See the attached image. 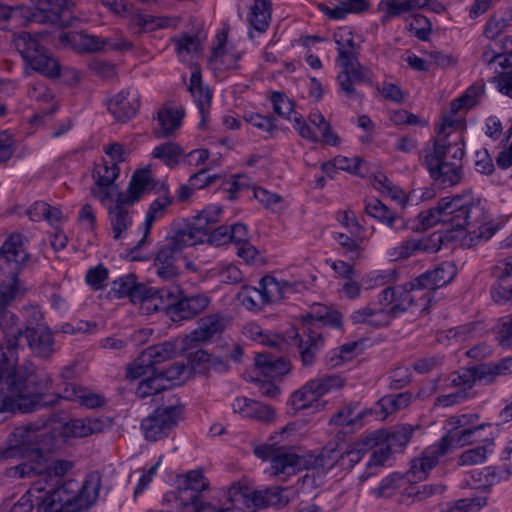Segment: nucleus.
Listing matches in <instances>:
<instances>
[{"label": "nucleus", "mask_w": 512, "mask_h": 512, "mask_svg": "<svg viewBox=\"0 0 512 512\" xmlns=\"http://www.w3.org/2000/svg\"><path fill=\"white\" fill-rule=\"evenodd\" d=\"M447 454L445 450V440H440L437 444L425 449L420 458L414 459L407 474L408 481H422L428 476V473L437 465L440 457Z\"/></svg>", "instance_id": "5701e85b"}, {"label": "nucleus", "mask_w": 512, "mask_h": 512, "mask_svg": "<svg viewBox=\"0 0 512 512\" xmlns=\"http://www.w3.org/2000/svg\"><path fill=\"white\" fill-rule=\"evenodd\" d=\"M30 255L24 247V237L14 233L0 247V269L11 275L9 282L18 286V274L25 267Z\"/></svg>", "instance_id": "ddd939ff"}, {"label": "nucleus", "mask_w": 512, "mask_h": 512, "mask_svg": "<svg viewBox=\"0 0 512 512\" xmlns=\"http://www.w3.org/2000/svg\"><path fill=\"white\" fill-rule=\"evenodd\" d=\"M439 289L435 277L431 270L420 274L410 281V290H417L420 298H423L425 305L432 301V292Z\"/></svg>", "instance_id": "79ce46f5"}, {"label": "nucleus", "mask_w": 512, "mask_h": 512, "mask_svg": "<svg viewBox=\"0 0 512 512\" xmlns=\"http://www.w3.org/2000/svg\"><path fill=\"white\" fill-rule=\"evenodd\" d=\"M485 497L463 498L455 501L443 512H477L486 505Z\"/></svg>", "instance_id": "e2e57ef3"}, {"label": "nucleus", "mask_w": 512, "mask_h": 512, "mask_svg": "<svg viewBox=\"0 0 512 512\" xmlns=\"http://www.w3.org/2000/svg\"><path fill=\"white\" fill-rule=\"evenodd\" d=\"M412 401L410 392H401L381 397L375 404L374 412L382 420L399 410L405 409Z\"/></svg>", "instance_id": "72a5a7b5"}, {"label": "nucleus", "mask_w": 512, "mask_h": 512, "mask_svg": "<svg viewBox=\"0 0 512 512\" xmlns=\"http://www.w3.org/2000/svg\"><path fill=\"white\" fill-rule=\"evenodd\" d=\"M119 174L120 168L116 163L104 162L103 165H98L93 172L94 183L115 184Z\"/></svg>", "instance_id": "6e6d98bb"}, {"label": "nucleus", "mask_w": 512, "mask_h": 512, "mask_svg": "<svg viewBox=\"0 0 512 512\" xmlns=\"http://www.w3.org/2000/svg\"><path fill=\"white\" fill-rule=\"evenodd\" d=\"M14 46L25 64L48 78H58L61 73L59 61L39 41V34L20 32L14 35Z\"/></svg>", "instance_id": "423d86ee"}, {"label": "nucleus", "mask_w": 512, "mask_h": 512, "mask_svg": "<svg viewBox=\"0 0 512 512\" xmlns=\"http://www.w3.org/2000/svg\"><path fill=\"white\" fill-rule=\"evenodd\" d=\"M254 454L263 460H270L274 475H294L306 466V460L285 446L264 444L254 448Z\"/></svg>", "instance_id": "9d476101"}, {"label": "nucleus", "mask_w": 512, "mask_h": 512, "mask_svg": "<svg viewBox=\"0 0 512 512\" xmlns=\"http://www.w3.org/2000/svg\"><path fill=\"white\" fill-rule=\"evenodd\" d=\"M106 426L102 418H77L71 419L66 428L74 437H87L102 432Z\"/></svg>", "instance_id": "ea45409f"}, {"label": "nucleus", "mask_w": 512, "mask_h": 512, "mask_svg": "<svg viewBox=\"0 0 512 512\" xmlns=\"http://www.w3.org/2000/svg\"><path fill=\"white\" fill-rule=\"evenodd\" d=\"M491 452L487 444L465 450L458 458L460 466L476 465L485 462L487 453Z\"/></svg>", "instance_id": "bf43d9fd"}, {"label": "nucleus", "mask_w": 512, "mask_h": 512, "mask_svg": "<svg viewBox=\"0 0 512 512\" xmlns=\"http://www.w3.org/2000/svg\"><path fill=\"white\" fill-rule=\"evenodd\" d=\"M375 443V438L371 437H365L353 443L349 449L341 451L339 467L342 469L353 468L369 451V447Z\"/></svg>", "instance_id": "4c0bfd02"}, {"label": "nucleus", "mask_w": 512, "mask_h": 512, "mask_svg": "<svg viewBox=\"0 0 512 512\" xmlns=\"http://www.w3.org/2000/svg\"><path fill=\"white\" fill-rule=\"evenodd\" d=\"M43 435L32 426L14 428L6 447L0 446V459L26 458L27 460L9 469L10 477L33 478L44 476L49 469V457L39 444Z\"/></svg>", "instance_id": "20e7f679"}, {"label": "nucleus", "mask_w": 512, "mask_h": 512, "mask_svg": "<svg viewBox=\"0 0 512 512\" xmlns=\"http://www.w3.org/2000/svg\"><path fill=\"white\" fill-rule=\"evenodd\" d=\"M100 489V475L96 472L87 475L85 481L79 484L74 479H68L61 484L57 482V487L52 491L56 496L61 493L66 494L72 498V502H78L80 497L86 502L89 501V508L95 503L99 495Z\"/></svg>", "instance_id": "412c9836"}, {"label": "nucleus", "mask_w": 512, "mask_h": 512, "mask_svg": "<svg viewBox=\"0 0 512 512\" xmlns=\"http://www.w3.org/2000/svg\"><path fill=\"white\" fill-rule=\"evenodd\" d=\"M377 313L379 311H375L371 305H368L354 311L350 319L353 324H369L374 327L385 326V319L377 317Z\"/></svg>", "instance_id": "5fc2aeb1"}, {"label": "nucleus", "mask_w": 512, "mask_h": 512, "mask_svg": "<svg viewBox=\"0 0 512 512\" xmlns=\"http://www.w3.org/2000/svg\"><path fill=\"white\" fill-rule=\"evenodd\" d=\"M18 293V286L15 282H2L0 284V330L9 337V330L17 322V316L7 309Z\"/></svg>", "instance_id": "cd10ccee"}, {"label": "nucleus", "mask_w": 512, "mask_h": 512, "mask_svg": "<svg viewBox=\"0 0 512 512\" xmlns=\"http://www.w3.org/2000/svg\"><path fill=\"white\" fill-rule=\"evenodd\" d=\"M254 361L259 372L268 378L281 377L290 370V363L287 359L270 353H257Z\"/></svg>", "instance_id": "7c9ffc66"}, {"label": "nucleus", "mask_w": 512, "mask_h": 512, "mask_svg": "<svg viewBox=\"0 0 512 512\" xmlns=\"http://www.w3.org/2000/svg\"><path fill=\"white\" fill-rule=\"evenodd\" d=\"M188 90L194 98V101L201 114V121L199 126L204 127L206 122V115L211 104L212 93L208 87H203L201 74L199 71L192 72Z\"/></svg>", "instance_id": "473e14b6"}, {"label": "nucleus", "mask_w": 512, "mask_h": 512, "mask_svg": "<svg viewBox=\"0 0 512 512\" xmlns=\"http://www.w3.org/2000/svg\"><path fill=\"white\" fill-rule=\"evenodd\" d=\"M452 127L453 121L444 119L437 136L431 140L432 145L427 143L420 154L422 165L434 184L442 189L460 183L463 177L461 161L465 155V143L460 134L446 131Z\"/></svg>", "instance_id": "7ed1b4c3"}, {"label": "nucleus", "mask_w": 512, "mask_h": 512, "mask_svg": "<svg viewBox=\"0 0 512 512\" xmlns=\"http://www.w3.org/2000/svg\"><path fill=\"white\" fill-rule=\"evenodd\" d=\"M417 229L427 230L436 224L449 223L454 230H466L471 241L489 240L496 229L486 226V211L479 199L470 194L442 198L435 207L418 215Z\"/></svg>", "instance_id": "f03ea898"}, {"label": "nucleus", "mask_w": 512, "mask_h": 512, "mask_svg": "<svg viewBox=\"0 0 512 512\" xmlns=\"http://www.w3.org/2000/svg\"><path fill=\"white\" fill-rule=\"evenodd\" d=\"M365 212L394 231L407 228L405 219L378 199L368 202L365 205Z\"/></svg>", "instance_id": "c85d7f7f"}, {"label": "nucleus", "mask_w": 512, "mask_h": 512, "mask_svg": "<svg viewBox=\"0 0 512 512\" xmlns=\"http://www.w3.org/2000/svg\"><path fill=\"white\" fill-rule=\"evenodd\" d=\"M344 379L339 375H325L308 381L293 394V403L299 408H307L309 403L326 393L341 388Z\"/></svg>", "instance_id": "6ab92c4d"}, {"label": "nucleus", "mask_w": 512, "mask_h": 512, "mask_svg": "<svg viewBox=\"0 0 512 512\" xmlns=\"http://www.w3.org/2000/svg\"><path fill=\"white\" fill-rule=\"evenodd\" d=\"M30 2L35 8V23L69 26V22L62 17L65 12L75 6L73 0H30Z\"/></svg>", "instance_id": "4be33fe9"}, {"label": "nucleus", "mask_w": 512, "mask_h": 512, "mask_svg": "<svg viewBox=\"0 0 512 512\" xmlns=\"http://www.w3.org/2000/svg\"><path fill=\"white\" fill-rule=\"evenodd\" d=\"M164 26L165 25L162 23L160 18L142 14L132 16L128 24L129 30L134 34L154 31L158 28H163Z\"/></svg>", "instance_id": "3c124183"}, {"label": "nucleus", "mask_w": 512, "mask_h": 512, "mask_svg": "<svg viewBox=\"0 0 512 512\" xmlns=\"http://www.w3.org/2000/svg\"><path fill=\"white\" fill-rule=\"evenodd\" d=\"M395 293V287H386L378 295V307H373L375 311H379V313H377V317L385 319V325H388L390 320L393 318L389 313V308L392 305Z\"/></svg>", "instance_id": "4d7b16f0"}, {"label": "nucleus", "mask_w": 512, "mask_h": 512, "mask_svg": "<svg viewBox=\"0 0 512 512\" xmlns=\"http://www.w3.org/2000/svg\"><path fill=\"white\" fill-rule=\"evenodd\" d=\"M109 221L113 231V238L118 240L132 225V216L129 210L107 209Z\"/></svg>", "instance_id": "8fccbe9b"}, {"label": "nucleus", "mask_w": 512, "mask_h": 512, "mask_svg": "<svg viewBox=\"0 0 512 512\" xmlns=\"http://www.w3.org/2000/svg\"><path fill=\"white\" fill-rule=\"evenodd\" d=\"M59 42L64 47H70L77 52L88 53H96L104 49L122 51L132 48V44L126 40L121 39L113 42L109 38L90 35L84 31L62 32L59 35Z\"/></svg>", "instance_id": "9b49d317"}, {"label": "nucleus", "mask_w": 512, "mask_h": 512, "mask_svg": "<svg viewBox=\"0 0 512 512\" xmlns=\"http://www.w3.org/2000/svg\"><path fill=\"white\" fill-rule=\"evenodd\" d=\"M188 247L183 238L176 233L157 252L154 267L156 274L164 281H174L179 275V269L175 265L182 250Z\"/></svg>", "instance_id": "dca6fc26"}, {"label": "nucleus", "mask_w": 512, "mask_h": 512, "mask_svg": "<svg viewBox=\"0 0 512 512\" xmlns=\"http://www.w3.org/2000/svg\"><path fill=\"white\" fill-rule=\"evenodd\" d=\"M413 431L414 429L411 425L405 424L398 426L387 433L382 432V440L393 450V452H397L410 441Z\"/></svg>", "instance_id": "a18cd8bd"}, {"label": "nucleus", "mask_w": 512, "mask_h": 512, "mask_svg": "<svg viewBox=\"0 0 512 512\" xmlns=\"http://www.w3.org/2000/svg\"><path fill=\"white\" fill-rule=\"evenodd\" d=\"M25 329L24 330H38L47 328L44 323V315L41 309L36 305L24 307Z\"/></svg>", "instance_id": "338daca9"}, {"label": "nucleus", "mask_w": 512, "mask_h": 512, "mask_svg": "<svg viewBox=\"0 0 512 512\" xmlns=\"http://www.w3.org/2000/svg\"><path fill=\"white\" fill-rule=\"evenodd\" d=\"M492 274L496 278L490 289L493 301L497 304L512 302V275L494 270H492Z\"/></svg>", "instance_id": "a19ab883"}, {"label": "nucleus", "mask_w": 512, "mask_h": 512, "mask_svg": "<svg viewBox=\"0 0 512 512\" xmlns=\"http://www.w3.org/2000/svg\"><path fill=\"white\" fill-rule=\"evenodd\" d=\"M184 151L180 145L174 142L163 143L156 146L152 152L154 158L160 159L169 167H175L179 163Z\"/></svg>", "instance_id": "de8ad7c7"}, {"label": "nucleus", "mask_w": 512, "mask_h": 512, "mask_svg": "<svg viewBox=\"0 0 512 512\" xmlns=\"http://www.w3.org/2000/svg\"><path fill=\"white\" fill-rule=\"evenodd\" d=\"M285 491V489L279 486L267 487L260 490H249L246 488L244 491L240 490L235 493L234 497L236 501L242 502L244 506L253 511L269 507L281 509L289 502Z\"/></svg>", "instance_id": "2eb2a0df"}, {"label": "nucleus", "mask_w": 512, "mask_h": 512, "mask_svg": "<svg viewBox=\"0 0 512 512\" xmlns=\"http://www.w3.org/2000/svg\"><path fill=\"white\" fill-rule=\"evenodd\" d=\"M171 204H172V198L168 195L159 197V198L155 199L150 204L148 211L146 213V218H145V222H144V226H145L144 235H143L142 239L138 241L137 245L132 248V250H131L132 253L137 251L139 248H141L145 244L146 238L151 231L153 223L165 215L167 208Z\"/></svg>", "instance_id": "c9c22d12"}, {"label": "nucleus", "mask_w": 512, "mask_h": 512, "mask_svg": "<svg viewBox=\"0 0 512 512\" xmlns=\"http://www.w3.org/2000/svg\"><path fill=\"white\" fill-rule=\"evenodd\" d=\"M43 399L53 403H46L42 408L56 406L61 399L78 402L88 409L101 408L106 404V399L102 394L72 382L65 383L60 394L47 395V391L43 392Z\"/></svg>", "instance_id": "f3484780"}, {"label": "nucleus", "mask_w": 512, "mask_h": 512, "mask_svg": "<svg viewBox=\"0 0 512 512\" xmlns=\"http://www.w3.org/2000/svg\"><path fill=\"white\" fill-rule=\"evenodd\" d=\"M211 355L204 350H196L188 356V363L193 373H205L210 369Z\"/></svg>", "instance_id": "774afa93"}, {"label": "nucleus", "mask_w": 512, "mask_h": 512, "mask_svg": "<svg viewBox=\"0 0 512 512\" xmlns=\"http://www.w3.org/2000/svg\"><path fill=\"white\" fill-rule=\"evenodd\" d=\"M136 281V277L134 274H128L112 282L111 290L109 291V295L112 298L121 299L124 297H128L129 293H131V289Z\"/></svg>", "instance_id": "69168bd1"}, {"label": "nucleus", "mask_w": 512, "mask_h": 512, "mask_svg": "<svg viewBox=\"0 0 512 512\" xmlns=\"http://www.w3.org/2000/svg\"><path fill=\"white\" fill-rule=\"evenodd\" d=\"M373 186L375 189L386 194L397 203L403 206L407 203L405 192L400 187L394 185L387 176L383 174L375 176Z\"/></svg>", "instance_id": "09e8293b"}, {"label": "nucleus", "mask_w": 512, "mask_h": 512, "mask_svg": "<svg viewBox=\"0 0 512 512\" xmlns=\"http://www.w3.org/2000/svg\"><path fill=\"white\" fill-rule=\"evenodd\" d=\"M337 37L338 35L334 34L335 42L338 45L337 62L342 68V71L337 76L340 91L349 99L361 101L362 94L356 90L355 86L370 82L369 73L367 69L358 62L356 48H346L344 43Z\"/></svg>", "instance_id": "0eeeda50"}, {"label": "nucleus", "mask_w": 512, "mask_h": 512, "mask_svg": "<svg viewBox=\"0 0 512 512\" xmlns=\"http://www.w3.org/2000/svg\"><path fill=\"white\" fill-rule=\"evenodd\" d=\"M383 433L375 432L369 437L375 438V444L369 447L372 449L370 460L367 463V468L372 469L373 467H382L388 460L393 450L382 440Z\"/></svg>", "instance_id": "c03bdc74"}, {"label": "nucleus", "mask_w": 512, "mask_h": 512, "mask_svg": "<svg viewBox=\"0 0 512 512\" xmlns=\"http://www.w3.org/2000/svg\"><path fill=\"white\" fill-rule=\"evenodd\" d=\"M22 337L26 338L29 348L37 357L47 359L51 357L55 352L54 338L48 327L38 330H22L20 328L16 329L11 334V338L7 339V343H9V346L14 353L15 348L18 346L19 340Z\"/></svg>", "instance_id": "a211bd4d"}, {"label": "nucleus", "mask_w": 512, "mask_h": 512, "mask_svg": "<svg viewBox=\"0 0 512 512\" xmlns=\"http://www.w3.org/2000/svg\"><path fill=\"white\" fill-rule=\"evenodd\" d=\"M106 105L114 119L121 123L130 121L137 114L140 107L138 95L131 93L128 89L121 90L107 100Z\"/></svg>", "instance_id": "b1692460"}, {"label": "nucleus", "mask_w": 512, "mask_h": 512, "mask_svg": "<svg viewBox=\"0 0 512 512\" xmlns=\"http://www.w3.org/2000/svg\"><path fill=\"white\" fill-rule=\"evenodd\" d=\"M303 286L301 283L279 282L270 275L263 276L259 281V288L262 293V304H268L285 298L287 291Z\"/></svg>", "instance_id": "c756f323"}, {"label": "nucleus", "mask_w": 512, "mask_h": 512, "mask_svg": "<svg viewBox=\"0 0 512 512\" xmlns=\"http://www.w3.org/2000/svg\"><path fill=\"white\" fill-rule=\"evenodd\" d=\"M324 314H306L303 318L301 332L295 334L298 351L304 366H311L316 358V354L323 346L324 339L321 334L315 330L318 323L329 325L334 328L342 326V315L338 311L331 310L328 307H320Z\"/></svg>", "instance_id": "39448f33"}, {"label": "nucleus", "mask_w": 512, "mask_h": 512, "mask_svg": "<svg viewBox=\"0 0 512 512\" xmlns=\"http://www.w3.org/2000/svg\"><path fill=\"white\" fill-rule=\"evenodd\" d=\"M271 18V0H255L251 8L250 23L254 29L264 32Z\"/></svg>", "instance_id": "37998d69"}, {"label": "nucleus", "mask_w": 512, "mask_h": 512, "mask_svg": "<svg viewBox=\"0 0 512 512\" xmlns=\"http://www.w3.org/2000/svg\"><path fill=\"white\" fill-rule=\"evenodd\" d=\"M475 383L472 366L461 368L451 375V386L459 387L458 390L472 392Z\"/></svg>", "instance_id": "052dcab7"}, {"label": "nucleus", "mask_w": 512, "mask_h": 512, "mask_svg": "<svg viewBox=\"0 0 512 512\" xmlns=\"http://www.w3.org/2000/svg\"><path fill=\"white\" fill-rule=\"evenodd\" d=\"M4 360L5 355L0 351V413L17 410L30 413L49 403L43 399V392L48 391L52 385L49 373L26 365L11 370L9 365L4 364Z\"/></svg>", "instance_id": "f257e3e1"}, {"label": "nucleus", "mask_w": 512, "mask_h": 512, "mask_svg": "<svg viewBox=\"0 0 512 512\" xmlns=\"http://www.w3.org/2000/svg\"><path fill=\"white\" fill-rule=\"evenodd\" d=\"M145 376L146 378L140 382L136 391L140 398L143 399L167 389V383L164 381L159 370H156L155 373L148 371Z\"/></svg>", "instance_id": "49530a36"}, {"label": "nucleus", "mask_w": 512, "mask_h": 512, "mask_svg": "<svg viewBox=\"0 0 512 512\" xmlns=\"http://www.w3.org/2000/svg\"><path fill=\"white\" fill-rule=\"evenodd\" d=\"M209 303L210 299L205 294L185 295L178 287V291L173 292V296L164 298L162 306L154 303V309L166 310L171 319L178 322L196 317L209 306Z\"/></svg>", "instance_id": "1a4fd4ad"}, {"label": "nucleus", "mask_w": 512, "mask_h": 512, "mask_svg": "<svg viewBox=\"0 0 512 512\" xmlns=\"http://www.w3.org/2000/svg\"><path fill=\"white\" fill-rule=\"evenodd\" d=\"M202 472L194 470L185 475L183 483L179 486L178 500L184 507L192 506L194 512H205L211 506L201 500V492L207 489Z\"/></svg>", "instance_id": "aec40b11"}, {"label": "nucleus", "mask_w": 512, "mask_h": 512, "mask_svg": "<svg viewBox=\"0 0 512 512\" xmlns=\"http://www.w3.org/2000/svg\"><path fill=\"white\" fill-rule=\"evenodd\" d=\"M395 295L400 297L401 301L398 304H394V307L389 308V313L393 318L400 316L406 312L412 306H421L422 310L426 308L425 301L420 298V294L417 290H410V282L404 286L395 287Z\"/></svg>", "instance_id": "e433bc0d"}, {"label": "nucleus", "mask_w": 512, "mask_h": 512, "mask_svg": "<svg viewBox=\"0 0 512 512\" xmlns=\"http://www.w3.org/2000/svg\"><path fill=\"white\" fill-rule=\"evenodd\" d=\"M222 208L210 205L192 218L185 228L179 229L176 234L185 240L188 246L206 241L213 227L219 222Z\"/></svg>", "instance_id": "f8f14e48"}, {"label": "nucleus", "mask_w": 512, "mask_h": 512, "mask_svg": "<svg viewBox=\"0 0 512 512\" xmlns=\"http://www.w3.org/2000/svg\"><path fill=\"white\" fill-rule=\"evenodd\" d=\"M153 179L149 170L135 172L129 182L128 192L134 195L133 199L140 200L142 194L150 189Z\"/></svg>", "instance_id": "864d4df0"}, {"label": "nucleus", "mask_w": 512, "mask_h": 512, "mask_svg": "<svg viewBox=\"0 0 512 512\" xmlns=\"http://www.w3.org/2000/svg\"><path fill=\"white\" fill-rule=\"evenodd\" d=\"M184 406L176 399L174 403L158 407L141 420L140 428L147 441L156 442L167 438L183 420Z\"/></svg>", "instance_id": "6e6552de"}, {"label": "nucleus", "mask_w": 512, "mask_h": 512, "mask_svg": "<svg viewBox=\"0 0 512 512\" xmlns=\"http://www.w3.org/2000/svg\"><path fill=\"white\" fill-rule=\"evenodd\" d=\"M177 353L175 345L171 342H163L146 348L141 355L135 360L133 365L127 371V377L130 379H138L152 371L153 373L157 365L172 359Z\"/></svg>", "instance_id": "4468645a"}, {"label": "nucleus", "mask_w": 512, "mask_h": 512, "mask_svg": "<svg viewBox=\"0 0 512 512\" xmlns=\"http://www.w3.org/2000/svg\"><path fill=\"white\" fill-rule=\"evenodd\" d=\"M439 288L449 284L457 274V268L453 262L444 261L431 269Z\"/></svg>", "instance_id": "0e129e2a"}, {"label": "nucleus", "mask_w": 512, "mask_h": 512, "mask_svg": "<svg viewBox=\"0 0 512 512\" xmlns=\"http://www.w3.org/2000/svg\"><path fill=\"white\" fill-rule=\"evenodd\" d=\"M184 111L174 108H162L157 113L158 127L154 129L156 138H166L172 135L180 126Z\"/></svg>", "instance_id": "f704fd0d"}, {"label": "nucleus", "mask_w": 512, "mask_h": 512, "mask_svg": "<svg viewBox=\"0 0 512 512\" xmlns=\"http://www.w3.org/2000/svg\"><path fill=\"white\" fill-rule=\"evenodd\" d=\"M225 329V320L219 314L202 317L197 328L186 336V345L196 347L201 342H207L220 335Z\"/></svg>", "instance_id": "393cba45"}, {"label": "nucleus", "mask_w": 512, "mask_h": 512, "mask_svg": "<svg viewBox=\"0 0 512 512\" xmlns=\"http://www.w3.org/2000/svg\"><path fill=\"white\" fill-rule=\"evenodd\" d=\"M357 407L358 403H348L330 418L329 424L337 426H349L355 424L362 418L361 412L355 414Z\"/></svg>", "instance_id": "603ef678"}, {"label": "nucleus", "mask_w": 512, "mask_h": 512, "mask_svg": "<svg viewBox=\"0 0 512 512\" xmlns=\"http://www.w3.org/2000/svg\"><path fill=\"white\" fill-rule=\"evenodd\" d=\"M475 382L484 385L493 384L497 377L512 374V356L500 359L497 362H483L472 365Z\"/></svg>", "instance_id": "a878e982"}, {"label": "nucleus", "mask_w": 512, "mask_h": 512, "mask_svg": "<svg viewBox=\"0 0 512 512\" xmlns=\"http://www.w3.org/2000/svg\"><path fill=\"white\" fill-rule=\"evenodd\" d=\"M241 304L249 310H260L262 304V293L259 287L243 286L238 294Z\"/></svg>", "instance_id": "13d9d810"}, {"label": "nucleus", "mask_w": 512, "mask_h": 512, "mask_svg": "<svg viewBox=\"0 0 512 512\" xmlns=\"http://www.w3.org/2000/svg\"><path fill=\"white\" fill-rule=\"evenodd\" d=\"M232 408L243 417L262 422H271L275 417V411L271 406L246 397H237L232 403Z\"/></svg>", "instance_id": "bb28decb"}, {"label": "nucleus", "mask_w": 512, "mask_h": 512, "mask_svg": "<svg viewBox=\"0 0 512 512\" xmlns=\"http://www.w3.org/2000/svg\"><path fill=\"white\" fill-rule=\"evenodd\" d=\"M131 293H129V298L133 303H144L148 301H156L159 300L160 305L164 304V298H169L173 296V292L178 291V286L173 285L171 287H163L160 289H155L146 286L143 283H138L135 281L134 285L131 286Z\"/></svg>", "instance_id": "2f4dec72"}, {"label": "nucleus", "mask_w": 512, "mask_h": 512, "mask_svg": "<svg viewBox=\"0 0 512 512\" xmlns=\"http://www.w3.org/2000/svg\"><path fill=\"white\" fill-rule=\"evenodd\" d=\"M485 429H491V424H481L463 430L451 429L440 440H445V450L448 452L453 444L465 445L477 442L480 438H476L475 435L483 432Z\"/></svg>", "instance_id": "58836bf2"}, {"label": "nucleus", "mask_w": 512, "mask_h": 512, "mask_svg": "<svg viewBox=\"0 0 512 512\" xmlns=\"http://www.w3.org/2000/svg\"><path fill=\"white\" fill-rule=\"evenodd\" d=\"M379 9L384 12L381 18L382 24H386L392 18L399 17L403 13L408 12L405 6V0H381Z\"/></svg>", "instance_id": "680f3d73"}]
</instances>
